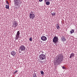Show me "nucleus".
Instances as JSON below:
<instances>
[{
  "mask_svg": "<svg viewBox=\"0 0 77 77\" xmlns=\"http://www.w3.org/2000/svg\"><path fill=\"white\" fill-rule=\"evenodd\" d=\"M36 76V74L35 73L33 75V77H35Z\"/></svg>",
  "mask_w": 77,
  "mask_h": 77,
  "instance_id": "nucleus-21",
  "label": "nucleus"
},
{
  "mask_svg": "<svg viewBox=\"0 0 77 77\" xmlns=\"http://www.w3.org/2000/svg\"><path fill=\"white\" fill-rule=\"evenodd\" d=\"M61 41L62 42H65L66 41V39L65 38V36H63L61 38Z\"/></svg>",
  "mask_w": 77,
  "mask_h": 77,
  "instance_id": "nucleus-8",
  "label": "nucleus"
},
{
  "mask_svg": "<svg viewBox=\"0 0 77 77\" xmlns=\"http://www.w3.org/2000/svg\"><path fill=\"white\" fill-rule=\"evenodd\" d=\"M51 14H52L53 16H54V15H56V13H51Z\"/></svg>",
  "mask_w": 77,
  "mask_h": 77,
  "instance_id": "nucleus-19",
  "label": "nucleus"
},
{
  "mask_svg": "<svg viewBox=\"0 0 77 77\" xmlns=\"http://www.w3.org/2000/svg\"><path fill=\"white\" fill-rule=\"evenodd\" d=\"M19 37H20V35H16V37H15V39L16 40H17L19 39Z\"/></svg>",
  "mask_w": 77,
  "mask_h": 77,
  "instance_id": "nucleus-12",
  "label": "nucleus"
},
{
  "mask_svg": "<svg viewBox=\"0 0 77 77\" xmlns=\"http://www.w3.org/2000/svg\"><path fill=\"white\" fill-rule=\"evenodd\" d=\"M39 58L41 60H44V59H45L46 58V56L44 54H41L39 56Z\"/></svg>",
  "mask_w": 77,
  "mask_h": 77,
  "instance_id": "nucleus-3",
  "label": "nucleus"
},
{
  "mask_svg": "<svg viewBox=\"0 0 77 77\" xmlns=\"http://www.w3.org/2000/svg\"><path fill=\"white\" fill-rule=\"evenodd\" d=\"M9 5H6L5 8H6V9H9Z\"/></svg>",
  "mask_w": 77,
  "mask_h": 77,
  "instance_id": "nucleus-18",
  "label": "nucleus"
},
{
  "mask_svg": "<svg viewBox=\"0 0 77 77\" xmlns=\"http://www.w3.org/2000/svg\"><path fill=\"white\" fill-rule=\"evenodd\" d=\"M41 62H43L42 61H41Z\"/></svg>",
  "mask_w": 77,
  "mask_h": 77,
  "instance_id": "nucleus-28",
  "label": "nucleus"
},
{
  "mask_svg": "<svg viewBox=\"0 0 77 77\" xmlns=\"http://www.w3.org/2000/svg\"><path fill=\"white\" fill-rule=\"evenodd\" d=\"M63 59V57L62 54H59L57 55L56 57L57 60L55 62V65H58V64L59 65L60 62L62 61Z\"/></svg>",
  "mask_w": 77,
  "mask_h": 77,
  "instance_id": "nucleus-1",
  "label": "nucleus"
},
{
  "mask_svg": "<svg viewBox=\"0 0 77 77\" xmlns=\"http://www.w3.org/2000/svg\"><path fill=\"white\" fill-rule=\"evenodd\" d=\"M50 2L48 1L47 2H46V5H50Z\"/></svg>",
  "mask_w": 77,
  "mask_h": 77,
  "instance_id": "nucleus-16",
  "label": "nucleus"
},
{
  "mask_svg": "<svg viewBox=\"0 0 77 77\" xmlns=\"http://www.w3.org/2000/svg\"><path fill=\"white\" fill-rule=\"evenodd\" d=\"M65 68H66L65 67H64V66H63L62 67V69H65Z\"/></svg>",
  "mask_w": 77,
  "mask_h": 77,
  "instance_id": "nucleus-23",
  "label": "nucleus"
},
{
  "mask_svg": "<svg viewBox=\"0 0 77 77\" xmlns=\"http://www.w3.org/2000/svg\"><path fill=\"white\" fill-rule=\"evenodd\" d=\"M74 56V53H72L70 55V56L69 58H70V59H71L72 57H73Z\"/></svg>",
  "mask_w": 77,
  "mask_h": 77,
  "instance_id": "nucleus-11",
  "label": "nucleus"
},
{
  "mask_svg": "<svg viewBox=\"0 0 77 77\" xmlns=\"http://www.w3.org/2000/svg\"><path fill=\"white\" fill-rule=\"evenodd\" d=\"M13 27H17L18 26V23L15 21L13 22Z\"/></svg>",
  "mask_w": 77,
  "mask_h": 77,
  "instance_id": "nucleus-6",
  "label": "nucleus"
},
{
  "mask_svg": "<svg viewBox=\"0 0 77 77\" xmlns=\"http://www.w3.org/2000/svg\"><path fill=\"white\" fill-rule=\"evenodd\" d=\"M39 1L40 2H42V0H39Z\"/></svg>",
  "mask_w": 77,
  "mask_h": 77,
  "instance_id": "nucleus-25",
  "label": "nucleus"
},
{
  "mask_svg": "<svg viewBox=\"0 0 77 77\" xmlns=\"http://www.w3.org/2000/svg\"><path fill=\"white\" fill-rule=\"evenodd\" d=\"M74 30L73 29H72V30L70 31V33L71 34H72V33H74Z\"/></svg>",
  "mask_w": 77,
  "mask_h": 77,
  "instance_id": "nucleus-14",
  "label": "nucleus"
},
{
  "mask_svg": "<svg viewBox=\"0 0 77 77\" xmlns=\"http://www.w3.org/2000/svg\"><path fill=\"white\" fill-rule=\"evenodd\" d=\"M48 0H45V2H46V1H47Z\"/></svg>",
  "mask_w": 77,
  "mask_h": 77,
  "instance_id": "nucleus-26",
  "label": "nucleus"
},
{
  "mask_svg": "<svg viewBox=\"0 0 77 77\" xmlns=\"http://www.w3.org/2000/svg\"><path fill=\"white\" fill-rule=\"evenodd\" d=\"M18 72V71H17V70H16V71H15V72H16H16Z\"/></svg>",
  "mask_w": 77,
  "mask_h": 77,
  "instance_id": "nucleus-24",
  "label": "nucleus"
},
{
  "mask_svg": "<svg viewBox=\"0 0 77 77\" xmlns=\"http://www.w3.org/2000/svg\"><path fill=\"white\" fill-rule=\"evenodd\" d=\"M20 31H18L17 32V33L16 34V35H18V36H20Z\"/></svg>",
  "mask_w": 77,
  "mask_h": 77,
  "instance_id": "nucleus-15",
  "label": "nucleus"
},
{
  "mask_svg": "<svg viewBox=\"0 0 77 77\" xmlns=\"http://www.w3.org/2000/svg\"><path fill=\"white\" fill-rule=\"evenodd\" d=\"M25 50L26 47L25 46L23 45H22L20 47L19 52L21 53V51H24Z\"/></svg>",
  "mask_w": 77,
  "mask_h": 77,
  "instance_id": "nucleus-4",
  "label": "nucleus"
},
{
  "mask_svg": "<svg viewBox=\"0 0 77 77\" xmlns=\"http://www.w3.org/2000/svg\"><path fill=\"white\" fill-rule=\"evenodd\" d=\"M58 40H59L58 37H56V35H55L53 39V42L56 44L58 41Z\"/></svg>",
  "mask_w": 77,
  "mask_h": 77,
  "instance_id": "nucleus-5",
  "label": "nucleus"
},
{
  "mask_svg": "<svg viewBox=\"0 0 77 77\" xmlns=\"http://www.w3.org/2000/svg\"><path fill=\"white\" fill-rule=\"evenodd\" d=\"M29 40L30 41H32V37H30Z\"/></svg>",
  "mask_w": 77,
  "mask_h": 77,
  "instance_id": "nucleus-20",
  "label": "nucleus"
},
{
  "mask_svg": "<svg viewBox=\"0 0 77 77\" xmlns=\"http://www.w3.org/2000/svg\"><path fill=\"white\" fill-rule=\"evenodd\" d=\"M42 52V53H44V52H43V51H42V52Z\"/></svg>",
  "mask_w": 77,
  "mask_h": 77,
  "instance_id": "nucleus-27",
  "label": "nucleus"
},
{
  "mask_svg": "<svg viewBox=\"0 0 77 77\" xmlns=\"http://www.w3.org/2000/svg\"><path fill=\"white\" fill-rule=\"evenodd\" d=\"M37 77V76H36V77Z\"/></svg>",
  "mask_w": 77,
  "mask_h": 77,
  "instance_id": "nucleus-29",
  "label": "nucleus"
},
{
  "mask_svg": "<svg viewBox=\"0 0 77 77\" xmlns=\"http://www.w3.org/2000/svg\"><path fill=\"white\" fill-rule=\"evenodd\" d=\"M11 54L12 56H15V54H16V52L15 51H12L11 53Z\"/></svg>",
  "mask_w": 77,
  "mask_h": 77,
  "instance_id": "nucleus-10",
  "label": "nucleus"
},
{
  "mask_svg": "<svg viewBox=\"0 0 77 77\" xmlns=\"http://www.w3.org/2000/svg\"><path fill=\"white\" fill-rule=\"evenodd\" d=\"M57 29H60V26L59 25V23H57L56 25Z\"/></svg>",
  "mask_w": 77,
  "mask_h": 77,
  "instance_id": "nucleus-13",
  "label": "nucleus"
},
{
  "mask_svg": "<svg viewBox=\"0 0 77 77\" xmlns=\"http://www.w3.org/2000/svg\"><path fill=\"white\" fill-rule=\"evenodd\" d=\"M35 17V14H30L29 15V17L30 19H31V20H33L34 19V17Z\"/></svg>",
  "mask_w": 77,
  "mask_h": 77,
  "instance_id": "nucleus-7",
  "label": "nucleus"
},
{
  "mask_svg": "<svg viewBox=\"0 0 77 77\" xmlns=\"http://www.w3.org/2000/svg\"><path fill=\"white\" fill-rule=\"evenodd\" d=\"M47 37L45 36H42L41 37V39L42 41H46L47 40Z\"/></svg>",
  "mask_w": 77,
  "mask_h": 77,
  "instance_id": "nucleus-9",
  "label": "nucleus"
},
{
  "mask_svg": "<svg viewBox=\"0 0 77 77\" xmlns=\"http://www.w3.org/2000/svg\"><path fill=\"white\" fill-rule=\"evenodd\" d=\"M40 72L41 73V74L42 75H44V72L42 71H41Z\"/></svg>",
  "mask_w": 77,
  "mask_h": 77,
  "instance_id": "nucleus-17",
  "label": "nucleus"
},
{
  "mask_svg": "<svg viewBox=\"0 0 77 77\" xmlns=\"http://www.w3.org/2000/svg\"><path fill=\"white\" fill-rule=\"evenodd\" d=\"M6 2L7 4L9 5V3H8V1H6Z\"/></svg>",
  "mask_w": 77,
  "mask_h": 77,
  "instance_id": "nucleus-22",
  "label": "nucleus"
},
{
  "mask_svg": "<svg viewBox=\"0 0 77 77\" xmlns=\"http://www.w3.org/2000/svg\"><path fill=\"white\" fill-rule=\"evenodd\" d=\"M21 2L20 0H14V3L15 6H18L19 7H20V6Z\"/></svg>",
  "mask_w": 77,
  "mask_h": 77,
  "instance_id": "nucleus-2",
  "label": "nucleus"
}]
</instances>
